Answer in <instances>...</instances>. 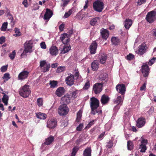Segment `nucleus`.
<instances>
[{
  "label": "nucleus",
  "instance_id": "f257e3e1",
  "mask_svg": "<svg viewBox=\"0 0 156 156\" xmlns=\"http://www.w3.org/2000/svg\"><path fill=\"white\" fill-rule=\"evenodd\" d=\"M33 41L31 40L27 41L24 44V49L23 52L21 54L22 56L26 55L27 53H31L33 51Z\"/></svg>",
  "mask_w": 156,
  "mask_h": 156
},
{
  "label": "nucleus",
  "instance_id": "f03ea898",
  "mask_svg": "<svg viewBox=\"0 0 156 156\" xmlns=\"http://www.w3.org/2000/svg\"><path fill=\"white\" fill-rule=\"evenodd\" d=\"M30 92L29 86L26 85L21 87L19 90L20 95L24 98L27 97L30 94Z\"/></svg>",
  "mask_w": 156,
  "mask_h": 156
},
{
  "label": "nucleus",
  "instance_id": "7ed1b4c3",
  "mask_svg": "<svg viewBox=\"0 0 156 156\" xmlns=\"http://www.w3.org/2000/svg\"><path fill=\"white\" fill-rule=\"evenodd\" d=\"M93 7L95 11L99 12H101L104 8V3L101 1H95L93 3Z\"/></svg>",
  "mask_w": 156,
  "mask_h": 156
},
{
  "label": "nucleus",
  "instance_id": "20e7f679",
  "mask_svg": "<svg viewBox=\"0 0 156 156\" xmlns=\"http://www.w3.org/2000/svg\"><path fill=\"white\" fill-rule=\"evenodd\" d=\"M156 12L153 11L148 12L147 15L146 19L150 23L153 22L156 20Z\"/></svg>",
  "mask_w": 156,
  "mask_h": 156
},
{
  "label": "nucleus",
  "instance_id": "39448f33",
  "mask_svg": "<svg viewBox=\"0 0 156 156\" xmlns=\"http://www.w3.org/2000/svg\"><path fill=\"white\" fill-rule=\"evenodd\" d=\"M69 109L66 104L61 105L58 108V112L60 115H66L69 112Z\"/></svg>",
  "mask_w": 156,
  "mask_h": 156
},
{
  "label": "nucleus",
  "instance_id": "423d86ee",
  "mask_svg": "<svg viewBox=\"0 0 156 156\" xmlns=\"http://www.w3.org/2000/svg\"><path fill=\"white\" fill-rule=\"evenodd\" d=\"M90 103L91 109H97L99 106V101L97 98L93 97L90 99Z\"/></svg>",
  "mask_w": 156,
  "mask_h": 156
},
{
  "label": "nucleus",
  "instance_id": "0eeeda50",
  "mask_svg": "<svg viewBox=\"0 0 156 156\" xmlns=\"http://www.w3.org/2000/svg\"><path fill=\"white\" fill-rule=\"evenodd\" d=\"M40 66L41 69L42 71L45 73L49 70L50 68V64H47L45 60H42L40 62Z\"/></svg>",
  "mask_w": 156,
  "mask_h": 156
},
{
  "label": "nucleus",
  "instance_id": "6e6552de",
  "mask_svg": "<svg viewBox=\"0 0 156 156\" xmlns=\"http://www.w3.org/2000/svg\"><path fill=\"white\" fill-rule=\"evenodd\" d=\"M148 46L145 43H143L140 44L139 47V53L140 55L144 54L147 50Z\"/></svg>",
  "mask_w": 156,
  "mask_h": 156
},
{
  "label": "nucleus",
  "instance_id": "1a4fd4ad",
  "mask_svg": "<svg viewBox=\"0 0 156 156\" xmlns=\"http://www.w3.org/2000/svg\"><path fill=\"white\" fill-rule=\"evenodd\" d=\"M116 89L117 91L122 95L125 94L126 89L124 84H118L116 87Z\"/></svg>",
  "mask_w": 156,
  "mask_h": 156
},
{
  "label": "nucleus",
  "instance_id": "9d476101",
  "mask_svg": "<svg viewBox=\"0 0 156 156\" xmlns=\"http://www.w3.org/2000/svg\"><path fill=\"white\" fill-rule=\"evenodd\" d=\"M102 84L97 83L94 84L93 87V90L96 94L99 93L102 90Z\"/></svg>",
  "mask_w": 156,
  "mask_h": 156
},
{
  "label": "nucleus",
  "instance_id": "9b49d317",
  "mask_svg": "<svg viewBox=\"0 0 156 156\" xmlns=\"http://www.w3.org/2000/svg\"><path fill=\"white\" fill-rule=\"evenodd\" d=\"M147 140L142 138L141 140V144L139 148L140 149V151L141 152H145L147 150L146 145L147 144Z\"/></svg>",
  "mask_w": 156,
  "mask_h": 156
},
{
  "label": "nucleus",
  "instance_id": "f8f14e48",
  "mask_svg": "<svg viewBox=\"0 0 156 156\" xmlns=\"http://www.w3.org/2000/svg\"><path fill=\"white\" fill-rule=\"evenodd\" d=\"M145 119L143 117H141L136 120V126L138 128H140L145 125Z\"/></svg>",
  "mask_w": 156,
  "mask_h": 156
},
{
  "label": "nucleus",
  "instance_id": "ddd939ff",
  "mask_svg": "<svg viewBox=\"0 0 156 156\" xmlns=\"http://www.w3.org/2000/svg\"><path fill=\"white\" fill-rule=\"evenodd\" d=\"M60 39L63 43L65 44H67L70 41V38L66 33L62 34L60 37Z\"/></svg>",
  "mask_w": 156,
  "mask_h": 156
},
{
  "label": "nucleus",
  "instance_id": "4468645a",
  "mask_svg": "<svg viewBox=\"0 0 156 156\" xmlns=\"http://www.w3.org/2000/svg\"><path fill=\"white\" fill-rule=\"evenodd\" d=\"M29 72L27 71H23L19 74L18 79L20 80H23L26 79L29 75Z\"/></svg>",
  "mask_w": 156,
  "mask_h": 156
},
{
  "label": "nucleus",
  "instance_id": "2eb2a0df",
  "mask_svg": "<svg viewBox=\"0 0 156 156\" xmlns=\"http://www.w3.org/2000/svg\"><path fill=\"white\" fill-rule=\"evenodd\" d=\"M74 76L73 74L70 75L67 77L66 79V84L69 86H71L74 83Z\"/></svg>",
  "mask_w": 156,
  "mask_h": 156
},
{
  "label": "nucleus",
  "instance_id": "dca6fc26",
  "mask_svg": "<svg viewBox=\"0 0 156 156\" xmlns=\"http://www.w3.org/2000/svg\"><path fill=\"white\" fill-rule=\"evenodd\" d=\"M49 52L51 55L55 56L58 53V50L56 46H52L49 49Z\"/></svg>",
  "mask_w": 156,
  "mask_h": 156
},
{
  "label": "nucleus",
  "instance_id": "f3484780",
  "mask_svg": "<svg viewBox=\"0 0 156 156\" xmlns=\"http://www.w3.org/2000/svg\"><path fill=\"white\" fill-rule=\"evenodd\" d=\"M141 71L144 77H146L148 76L149 69L147 65L146 64L142 66Z\"/></svg>",
  "mask_w": 156,
  "mask_h": 156
},
{
  "label": "nucleus",
  "instance_id": "a211bd4d",
  "mask_svg": "<svg viewBox=\"0 0 156 156\" xmlns=\"http://www.w3.org/2000/svg\"><path fill=\"white\" fill-rule=\"evenodd\" d=\"M97 47V44L95 41L93 42L90 46V52L91 54H94L96 53Z\"/></svg>",
  "mask_w": 156,
  "mask_h": 156
},
{
  "label": "nucleus",
  "instance_id": "6ab92c4d",
  "mask_svg": "<svg viewBox=\"0 0 156 156\" xmlns=\"http://www.w3.org/2000/svg\"><path fill=\"white\" fill-rule=\"evenodd\" d=\"M101 34L103 39L105 40L107 39L109 34V32L108 30L102 28L101 30Z\"/></svg>",
  "mask_w": 156,
  "mask_h": 156
},
{
  "label": "nucleus",
  "instance_id": "aec40b11",
  "mask_svg": "<svg viewBox=\"0 0 156 156\" xmlns=\"http://www.w3.org/2000/svg\"><path fill=\"white\" fill-rule=\"evenodd\" d=\"M57 124V121L55 119H52L48 122L47 126L49 128L53 129L55 127Z\"/></svg>",
  "mask_w": 156,
  "mask_h": 156
},
{
  "label": "nucleus",
  "instance_id": "412c9836",
  "mask_svg": "<svg viewBox=\"0 0 156 156\" xmlns=\"http://www.w3.org/2000/svg\"><path fill=\"white\" fill-rule=\"evenodd\" d=\"M46 10V12L44 16V19L45 20H49L52 16L53 13L50 9H47Z\"/></svg>",
  "mask_w": 156,
  "mask_h": 156
},
{
  "label": "nucleus",
  "instance_id": "4be33fe9",
  "mask_svg": "<svg viewBox=\"0 0 156 156\" xmlns=\"http://www.w3.org/2000/svg\"><path fill=\"white\" fill-rule=\"evenodd\" d=\"M71 97L70 95L67 94L62 97L61 98L62 101H63L64 104H69L70 102Z\"/></svg>",
  "mask_w": 156,
  "mask_h": 156
},
{
  "label": "nucleus",
  "instance_id": "5701e85b",
  "mask_svg": "<svg viewBox=\"0 0 156 156\" xmlns=\"http://www.w3.org/2000/svg\"><path fill=\"white\" fill-rule=\"evenodd\" d=\"M65 92L64 89L63 87L58 88L55 92L56 94L58 97H61L64 94Z\"/></svg>",
  "mask_w": 156,
  "mask_h": 156
},
{
  "label": "nucleus",
  "instance_id": "b1692460",
  "mask_svg": "<svg viewBox=\"0 0 156 156\" xmlns=\"http://www.w3.org/2000/svg\"><path fill=\"white\" fill-rule=\"evenodd\" d=\"M124 25L126 29H128L132 24V21L131 20L126 19L124 22Z\"/></svg>",
  "mask_w": 156,
  "mask_h": 156
},
{
  "label": "nucleus",
  "instance_id": "393cba45",
  "mask_svg": "<svg viewBox=\"0 0 156 156\" xmlns=\"http://www.w3.org/2000/svg\"><path fill=\"white\" fill-rule=\"evenodd\" d=\"M107 58V55L104 53H101L99 55L100 61L101 64H103L105 63Z\"/></svg>",
  "mask_w": 156,
  "mask_h": 156
},
{
  "label": "nucleus",
  "instance_id": "a878e982",
  "mask_svg": "<svg viewBox=\"0 0 156 156\" xmlns=\"http://www.w3.org/2000/svg\"><path fill=\"white\" fill-rule=\"evenodd\" d=\"M109 100V98L108 97L105 95H103L101 98V103L103 105H105L108 103Z\"/></svg>",
  "mask_w": 156,
  "mask_h": 156
},
{
  "label": "nucleus",
  "instance_id": "bb28decb",
  "mask_svg": "<svg viewBox=\"0 0 156 156\" xmlns=\"http://www.w3.org/2000/svg\"><path fill=\"white\" fill-rule=\"evenodd\" d=\"M91 67L94 71L97 70L99 67V63L97 60H94L92 63Z\"/></svg>",
  "mask_w": 156,
  "mask_h": 156
},
{
  "label": "nucleus",
  "instance_id": "cd10ccee",
  "mask_svg": "<svg viewBox=\"0 0 156 156\" xmlns=\"http://www.w3.org/2000/svg\"><path fill=\"white\" fill-rule=\"evenodd\" d=\"M36 114L37 118L41 119H44L47 117V115L46 114L40 112L36 113Z\"/></svg>",
  "mask_w": 156,
  "mask_h": 156
},
{
  "label": "nucleus",
  "instance_id": "c85d7f7f",
  "mask_svg": "<svg viewBox=\"0 0 156 156\" xmlns=\"http://www.w3.org/2000/svg\"><path fill=\"white\" fill-rule=\"evenodd\" d=\"M54 140V137L52 136H50L45 139V144L46 145H49L51 144Z\"/></svg>",
  "mask_w": 156,
  "mask_h": 156
},
{
  "label": "nucleus",
  "instance_id": "c756f323",
  "mask_svg": "<svg viewBox=\"0 0 156 156\" xmlns=\"http://www.w3.org/2000/svg\"><path fill=\"white\" fill-rule=\"evenodd\" d=\"M91 150L90 147L87 148L83 151V156H91Z\"/></svg>",
  "mask_w": 156,
  "mask_h": 156
},
{
  "label": "nucleus",
  "instance_id": "7c9ffc66",
  "mask_svg": "<svg viewBox=\"0 0 156 156\" xmlns=\"http://www.w3.org/2000/svg\"><path fill=\"white\" fill-rule=\"evenodd\" d=\"M73 73L74 76V78L75 80H77L78 79L81 78V76L80 75L78 69L77 68H75L73 70Z\"/></svg>",
  "mask_w": 156,
  "mask_h": 156
},
{
  "label": "nucleus",
  "instance_id": "2f4dec72",
  "mask_svg": "<svg viewBox=\"0 0 156 156\" xmlns=\"http://www.w3.org/2000/svg\"><path fill=\"white\" fill-rule=\"evenodd\" d=\"M123 98H122L121 96H118L116 100H114V103L117 104L121 105L122 104Z\"/></svg>",
  "mask_w": 156,
  "mask_h": 156
},
{
  "label": "nucleus",
  "instance_id": "473e14b6",
  "mask_svg": "<svg viewBox=\"0 0 156 156\" xmlns=\"http://www.w3.org/2000/svg\"><path fill=\"white\" fill-rule=\"evenodd\" d=\"M71 47L70 46H65L63 47L62 49L61 50L60 54H64L68 52L69 51Z\"/></svg>",
  "mask_w": 156,
  "mask_h": 156
},
{
  "label": "nucleus",
  "instance_id": "72a5a7b5",
  "mask_svg": "<svg viewBox=\"0 0 156 156\" xmlns=\"http://www.w3.org/2000/svg\"><path fill=\"white\" fill-rule=\"evenodd\" d=\"M112 44L115 45L118 44L119 42V39L116 37H113L111 39Z\"/></svg>",
  "mask_w": 156,
  "mask_h": 156
},
{
  "label": "nucleus",
  "instance_id": "f704fd0d",
  "mask_svg": "<svg viewBox=\"0 0 156 156\" xmlns=\"http://www.w3.org/2000/svg\"><path fill=\"white\" fill-rule=\"evenodd\" d=\"M2 100L3 102L4 103L5 105H8V96L5 94H4Z\"/></svg>",
  "mask_w": 156,
  "mask_h": 156
},
{
  "label": "nucleus",
  "instance_id": "c9c22d12",
  "mask_svg": "<svg viewBox=\"0 0 156 156\" xmlns=\"http://www.w3.org/2000/svg\"><path fill=\"white\" fill-rule=\"evenodd\" d=\"M82 111L81 110H80L77 114V118L76 120V121L79 122L81 119L82 115Z\"/></svg>",
  "mask_w": 156,
  "mask_h": 156
},
{
  "label": "nucleus",
  "instance_id": "e433bc0d",
  "mask_svg": "<svg viewBox=\"0 0 156 156\" xmlns=\"http://www.w3.org/2000/svg\"><path fill=\"white\" fill-rule=\"evenodd\" d=\"M79 149V147L77 146L74 147L73 149L72 152L71 153L72 156H75L76 152Z\"/></svg>",
  "mask_w": 156,
  "mask_h": 156
},
{
  "label": "nucleus",
  "instance_id": "4c0bfd02",
  "mask_svg": "<svg viewBox=\"0 0 156 156\" xmlns=\"http://www.w3.org/2000/svg\"><path fill=\"white\" fill-rule=\"evenodd\" d=\"M127 148L128 150H131L133 148V142L131 141H128L127 144Z\"/></svg>",
  "mask_w": 156,
  "mask_h": 156
},
{
  "label": "nucleus",
  "instance_id": "58836bf2",
  "mask_svg": "<svg viewBox=\"0 0 156 156\" xmlns=\"http://www.w3.org/2000/svg\"><path fill=\"white\" fill-rule=\"evenodd\" d=\"M98 19V17H95L92 19L90 22V25L92 26H94L95 25Z\"/></svg>",
  "mask_w": 156,
  "mask_h": 156
},
{
  "label": "nucleus",
  "instance_id": "ea45409f",
  "mask_svg": "<svg viewBox=\"0 0 156 156\" xmlns=\"http://www.w3.org/2000/svg\"><path fill=\"white\" fill-rule=\"evenodd\" d=\"M8 25L7 22H4L2 24V25L1 27V30L2 31H5L6 30L7 28Z\"/></svg>",
  "mask_w": 156,
  "mask_h": 156
},
{
  "label": "nucleus",
  "instance_id": "a19ab883",
  "mask_svg": "<svg viewBox=\"0 0 156 156\" xmlns=\"http://www.w3.org/2000/svg\"><path fill=\"white\" fill-rule=\"evenodd\" d=\"M57 82L56 81L53 80L50 81V87L51 88H54L57 86Z\"/></svg>",
  "mask_w": 156,
  "mask_h": 156
},
{
  "label": "nucleus",
  "instance_id": "79ce46f5",
  "mask_svg": "<svg viewBox=\"0 0 156 156\" xmlns=\"http://www.w3.org/2000/svg\"><path fill=\"white\" fill-rule=\"evenodd\" d=\"M65 69V67L64 66H60L58 67L56 69V72L59 73L63 72Z\"/></svg>",
  "mask_w": 156,
  "mask_h": 156
},
{
  "label": "nucleus",
  "instance_id": "37998d69",
  "mask_svg": "<svg viewBox=\"0 0 156 156\" xmlns=\"http://www.w3.org/2000/svg\"><path fill=\"white\" fill-rule=\"evenodd\" d=\"M16 34H14V35L15 36H20L21 35V34L19 31V30L17 28H16L14 30Z\"/></svg>",
  "mask_w": 156,
  "mask_h": 156
},
{
  "label": "nucleus",
  "instance_id": "c03bdc74",
  "mask_svg": "<svg viewBox=\"0 0 156 156\" xmlns=\"http://www.w3.org/2000/svg\"><path fill=\"white\" fill-rule=\"evenodd\" d=\"M69 1V0H62V2L61 4V6L65 7L66 6Z\"/></svg>",
  "mask_w": 156,
  "mask_h": 156
},
{
  "label": "nucleus",
  "instance_id": "a18cd8bd",
  "mask_svg": "<svg viewBox=\"0 0 156 156\" xmlns=\"http://www.w3.org/2000/svg\"><path fill=\"white\" fill-rule=\"evenodd\" d=\"M16 53L15 50H14L9 55V57L11 58V59L13 60L14 58L16 56Z\"/></svg>",
  "mask_w": 156,
  "mask_h": 156
},
{
  "label": "nucleus",
  "instance_id": "49530a36",
  "mask_svg": "<svg viewBox=\"0 0 156 156\" xmlns=\"http://www.w3.org/2000/svg\"><path fill=\"white\" fill-rule=\"evenodd\" d=\"M37 105L39 106L40 107L43 105V100L42 98H39L37 99Z\"/></svg>",
  "mask_w": 156,
  "mask_h": 156
},
{
  "label": "nucleus",
  "instance_id": "de8ad7c7",
  "mask_svg": "<svg viewBox=\"0 0 156 156\" xmlns=\"http://www.w3.org/2000/svg\"><path fill=\"white\" fill-rule=\"evenodd\" d=\"M8 65H6L5 66H2L0 68L1 71L2 72H5L7 70L8 68Z\"/></svg>",
  "mask_w": 156,
  "mask_h": 156
},
{
  "label": "nucleus",
  "instance_id": "09e8293b",
  "mask_svg": "<svg viewBox=\"0 0 156 156\" xmlns=\"http://www.w3.org/2000/svg\"><path fill=\"white\" fill-rule=\"evenodd\" d=\"M72 12V10L71 9L69 10L68 12L65 13L64 15V17L65 18H67L71 14Z\"/></svg>",
  "mask_w": 156,
  "mask_h": 156
},
{
  "label": "nucleus",
  "instance_id": "8fccbe9b",
  "mask_svg": "<svg viewBox=\"0 0 156 156\" xmlns=\"http://www.w3.org/2000/svg\"><path fill=\"white\" fill-rule=\"evenodd\" d=\"M134 58V56L131 54H129V55H127L126 58L127 59L129 60H131L133 59Z\"/></svg>",
  "mask_w": 156,
  "mask_h": 156
},
{
  "label": "nucleus",
  "instance_id": "3c124183",
  "mask_svg": "<svg viewBox=\"0 0 156 156\" xmlns=\"http://www.w3.org/2000/svg\"><path fill=\"white\" fill-rule=\"evenodd\" d=\"M3 79H5L6 81L8 80L10 78L9 74L7 73H5L3 77Z\"/></svg>",
  "mask_w": 156,
  "mask_h": 156
},
{
  "label": "nucleus",
  "instance_id": "603ef678",
  "mask_svg": "<svg viewBox=\"0 0 156 156\" xmlns=\"http://www.w3.org/2000/svg\"><path fill=\"white\" fill-rule=\"evenodd\" d=\"M156 59L155 58H153L148 62V65L151 66L155 62Z\"/></svg>",
  "mask_w": 156,
  "mask_h": 156
},
{
  "label": "nucleus",
  "instance_id": "864d4df0",
  "mask_svg": "<svg viewBox=\"0 0 156 156\" xmlns=\"http://www.w3.org/2000/svg\"><path fill=\"white\" fill-rule=\"evenodd\" d=\"M83 127V124L81 123L76 128V130L78 131H81Z\"/></svg>",
  "mask_w": 156,
  "mask_h": 156
},
{
  "label": "nucleus",
  "instance_id": "5fc2aeb1",
  "mask_svg": "<svg viewBox=\"0 0 156 156\" xmlns=\"http://www.w3.org/2000/svg\"><path fill=\"white\" fill-rule=\"evenodd\" d=\"M41 47L43 49H45L46 48V45L45 42H42L40 44Z\"/></svg>",
  "mask_w": 156,
  "mask_h": 156
},
{
  "label": "nucleus",
  "instance_id": "6e6d98bb",
  "mask_svg": "<svg viewBox=\"0 0 156 156\" xmlns=\"http://www.w3.org/2000/svg\"><path fill=\"white\" fill-rule=\"evenodd\" d=\"M39 6L37 3L34 4V5L33 8L32 9V10H36L39 9Z\"/></svg>",
  "mask_w": 156,
  "mask_h": 156
},
{
  "label": "nucleus",
  "instance_id": "4d7b16f0",
  "mask_svg": "<svg viewBox=\"0 0 156 156\" xmlns=\"http://www.w3.org/2000/svg\"><path fill=\"white\" fill-rule=\"evenodd\" d=\"M90 84L89 82H87L85 84L83 89L85 90L87 89L90 87Z\"/></svg>",
  "mask_w": 156,
  "mask_h": 156
},
{
  "label": "nucleus",
  "instance_id": "13d9d810",
  "mask_svg": "<svg viewBox=\"0 0 156 156\" xmlns=\"http://www.w3.org/2000/svg\"><path fill=\"white\" fill-rule=\"evenodd\" d=\"M5 41V38L4 36H2L0 37V44H2Z\"/></svg>",
  "mask_w": 156,
  "mask_h": 156
},
{
  "label": "nucleus",
  "instance_id": "bf43d9fd",
  "mask_svg": "<svg viewBox=\"0 0 156 156\" xmlns=\"http://www.w3.org/2000/svg\"><path fill=\"white\" fill-rule=\"evenodd\" d=\"M146 0H138L137 4L138 5H140L144 3Z\"/></svg>",
  "mask_w": 156,
  "mask_h": 156
},
{
  "label": "nucleus",
  "instance_id": "052dcab7",
  "mask_svg": "<svg viewBox=\"0 0 156 156\" xmlns=\"http://www.w3.org/2000/svg\"><path fill=\"white\" fill-rule=\"evenodd\" d=\"M113 145V144L112 142L111 141H109V142L108 143V144L107 145V147H108V148H111Z\"/></svg>",
  "mask_w": 156,
  "mask_h": 156
},
{
  "label": "nucleus",
  "instance_id": "680f3d73",
  "mask_svg": "<svg viewBox=\"0 0 156 156\" xmlns=\"http://www.w3.org/2000/svg\"><path fill=\"white\" fill-rule=\"evenodd\" d=\"M22 4L24 5V7L26 8L28 7V6L27 0H24Z\"/></svg>",
  "mask_w": 156,
  "mask_h": 156
},
{
  "label": "nucleus",
  "instance_id": "e2e57ef3",
  "mask_svg": "<svg viewBox=\"0 0 156 156\" xmlns=\"http://www.w3.org/2000/svg\"><path fill=\"white\" fill-rule=\"evenodd\" d=\"M94 120H93L91 121L87 125V127L90 128L91 126L94 124Z\"/></svg>",
  "mask_w": 156,
  "mask_h": 156
},
{
  "label": "nucleus",
  "instance_id": "0e129e2a",
  "mask_svg": "<svg viewBox=\"0 0 156 156\" xmlns=\"http://www.w3.org/2000/svg\"><path fill=\"white\" fill-rule=\"evenodd\" d=\"M64 27V25L63 23L62 24L59 26V28L60 31H62L63 30Z\"/></svg>",
  "mask_w": 156,
  "mask_h": 156
},
{
  "label": "nucleus",
  "instance_id": "69168bd1",
  "mask_svg": "<svg viewBox=\"0 0 156 156\" xmlns=\"http://www.w3.org/2000/svg\"><path fill=\"white\" fill-rule=\"evenodd\" d=\"M78 93V91H75L72 93V97L73 98H75L77 94Z\"/></svg>",
  "mask_w": 156,
  "mask_h": 156
},
{
  "label": "nucleus",
  "instance_id": "338daca9",
  "mask_svg": "<svg viewBox=\"0 0 156 156\" xmlns=\"http://www.w3.org/2000/svg\"><path fill=\"white\" fill-rule=\"evenodd\" d=\"M85 4L84 6L83 9H86L88 6V0H86L85 2Z\"/></svg>",
  "mask_w": 156,
  "mask_h": 156
},
{
  "label": "nucleus",
  "instance_id": "774afa93",
  "mask_svg": "<svg viewBox=\"0 0 156 156\" xmlns=\"http://www.w3.org/2000/svg\"><path fill=\"white\" fill-rule=\"evenodd\" d=\"M146 87V84L144 83L143 85L140 87V90H145Z\"/></svg>",
  "mask_w": 156,
  "mask_h": 156
}]
</instances>
